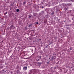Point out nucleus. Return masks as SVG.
Here are the masks:
<instances>
[{"label": "nucleus", "mask_w": 74, "mask_h": 74, "mask_svg": "<svg viewBox=\"0 0 74 74\" xmlns=\"http://www.w3.org/2000/svg\"><path fill=\"white\" fill-rule=\"evenodd\" d=\"M44 23H47V20H45L44 21Z\"/></svg>", "instance_id": "nucleus-7"}, {"label": "nucleus", "mask_w": 74, "mask_h": 74, "mask_svg": "<svg viewBox=\"0 0 74 74\" xmlns=\"http://www.w3.org/2000/svg\"><path fill=\"white\" fill-rule=\"evenodd\" d=\"M54 69H56V67H55L54 68Z\"/></svg>", "instance_id": "nucleus-20"}, {"label": "nucleus", "mask_w": 74, "mask_h": 74, "mask_svg": "<svg viewBox=\"0 0 74 74\" xmlns=\"http://www.w3.org/2000/svg\"><path fill=\"white\" fill-rule=\"evenodd\" d=\"M41 13L42 14H44V11H42V12H41Z\"/></svg>", "instance_id": "nucleus-10"}, {"label": "nucleus", "mask_w": 74, "mask_h": 74, "mask_svg": "<svg viewBox=\"0 0 74 74\" xmlns=\"http://www.w3.org/2000/svg\"><path fill=\"white\" fill-rule=\"evenodd\" d=\"M19 10L18 9H17L16 10L17 12H19Z\"/></svg>", "instance_id": "nucleus-11"}, {"label": "nucleus", "mask_w": 74, "mask_h": 74, "mask_svg": "<svg viewBox=\"0 0 74 74\" xmlns=\"http://www.w3.org/2000/svg\"><path fill=\"white\" fill-rule=\"evenodd\" d=\"M39 60H40V59H38V60H37V62H38V61H39Z\"/></svg>", "instance_id": "nucleus-15"}, {"label": "nucleus", "mask_w": 74, "mask_h": 74, "mask_svg": "<svg viewBox=\"0 0 74 74\" xmlns=\"http://www.w3.org/2000/svg\"><path fill=\"white\" fill-rule=\"evenodd\" d=\"M42 8H44V6H42Z\"/></svg>", "instance_id": "nucleus-21"}, {"label": "nucleus", "mask_w": 74, "mask_h": 74, "mask_svg": "<svg viewBox=\"0 0 74 74\" xmlns=\"http://www.w3.org/2000/svg\"><path fill=\"white\" fill-rule=\"evenodd\" d=\"M11 73H12V72H11Z\"/></svg>", "instance_id": "nucleus-25"}, {"label": "nucleus", "mask_w": 74, "mask_h": 74, "mask_svg": "<svg viewBox=\"0 0 74 74\" xmlns=\"http://www.w3.org/2000/svg\"><path fill=\"white\" fill-rule=\"evenodd\" d=\"M36 25H38V22H36Z\"/></svg>", "instance_id": "nucleus-17"}, {"label": "nucleus", "mask_w": 74, "mask_h": 74, "mask_svg": "<svg viewBox=\"0 0 74 74\" xmlns=\"http://www.w3.org/2000/svg\"><path fill=\"white\" fill-rule=\"evenodd\" d=\"M33 73V71L31 70L29 71V74H32Z\"/></svg>", "instance_id": "nucleus-5"}, {"label": "nucleus", "mask_w": 74, "mask_h": 74, "mask_svg": "<svg viewBox=\"0 0 74 74\" xmlns=\"http://www.w3.org/2000/svg\"><path fill=\"white\" fill-rule=\"evenodd\" d=\"M48 48V45H47V46H46L45 47L46 48Z\"/></svg>", "instance_id": "nucleus-16"}, {"label": "nucleus", "mask_w": 74, "mask_h": 74, "mask_svg": "<svg viewBox=\"0 0 74 74\" xmlns=\"http://www.w3.org/2000/svg\"><path fill=\"white\" fill-rule=\"evenodd\" d=\"M67 10V8H65V11H66V10Z\"/></svg>", "instance_id": "nucleus-13"}, {"label": "nucleus", "mask_w": 74, "mask_h": 74, "mask_svg": "<svg viewBox=\"0 0 74 74\" xmlns=\"http://www.w3.org/2000/svg\"><path fill=\"white\" fill-rule=\"evenodd\" d=\"M38 71V70L37 69H34V72L35 73H37V72Z\"/></svg>", "instance_id": "nucleus-3"}, {"label": "nucleus", "mask_w": 74, "mask_h": 74, "mask_svg": "<svg viewBox=\"0 0 74 74\" xmlns=\"http://www.w3.org/2000/svg\"><path fill=\"white\" fill-rule=\"evenodd\" d=\"M27 67L26 66H24L23 67V70L24 71H26V70H27Z\"/></svg>", "instance_id": "nucleus-2"}, {"label": "nucleus", "mask_w": 74, "mask_h": 74, "mask_svg": "<svg viewBox=\"0 0 74 74\" xmlns=\"http://www.w3.org/2000/svg\"><path fill=\"white\" fill-rule=\"evenodd\" d=\"M47 64H49V61L47 62Z\"/></svg>", "instance_id": "nucleus-19"}, {"label": "nucleus", "mask_w": 74, "mask_h": 74, "mask_svg": "<svg viewBox=\"0 0 74 74\" xmlns=\"http://www.w3.org/2000/svg\"><path fill=\"white\" fill-rule=\"evenodd\" d=\"M72 49H71V48H70V50H72Z\"/></svg>", "instance_id": "nucleus-23"}, {"label": "nucleus", "mask_w": 74, "mask_h": 74, "mask_svg": "<svg viewBox=\"0 0 74 74\" xmlns=\"http://www.w3.org/2000/svg\"><path fill=\"white\" fill-rule=\"evenodd\" d=\"M12 27H14V25H11L10 26V30H11Z\"/></svg>", "instance_id": "nucleus-4"}, {"label": "nucleus", "mask_w": 74, "mask_h": 74, "mask_svg": "<svg viewBox=\"0 0 74 74\" xmlns=\"http://www.w3.org/2000/svg\"><path fill=\"white\" fill-rule=\"evenodd\" d=\"M55 58H56V56H53L51 57V60H54L55 59Z\"/></svg>", "instance_id": "nucleus-1"}, {"label": "nucleus", "mask_w": 74, "mask_h": 74, "mask_svg": "<svg viewBox=\"0 0 74 74\" xmlns=\"http://www.w3.org/2000/svg\"><path fill=\"white\" fill-rule=\"evenodd\" d=\"M41 56H39L38 57V58H40V59H41Z\"/></svg>", "instance_id": "nucleus-14"}, {"label": "nucleus", "mask_w": 74, "mask_h": 74, "mask_svg": "<svg viewBox=\"0 0 74 74\" xmlns=\"http://www.w3.org/2000/svg\"><path fill=\"white\" fill-rule=\"evenodd\" d=\"M54 13H55V12L54 11H53L51 12V14L52 15H53Z\"/></svg>", "instance_id": "nucleus-8"}, {"label": "nucleus", "mask_w": 74, "mask_h": 74, "mask_svg": "<svg viewBox=\"0 0 74 74\" xmlns=\"http://www.w3.org/2000/svg\"><path fill=\"white\" fill-rule=\"evenodd\" d=\"M30 17H31V16H30L29 17V18H30Z\"/></svg>", "instance_id": "nucleus-24"}, {"label": "nucleus", "mask_w": 74, "mask_h": 74, "mask_svg": "<svg viewBox=\"0 0 74 74\" xmlns=\"http://www.w3.org/2000/svg\"><path fill=\"white\" fill-rule=\"evenodd\" d=\"M25 4V2H23V5H24V4Z\"/></svg>", "instance_id": "nucleus-12"}, {"label": "nucleus", "mask_w": 74, "mask_h": 74, "mask_svg": "<svg viewBox=\"0 0 74 74\" xmlns=\"http://www.w3.org/2000/svg\"><path fill=\"white\" fill-rule=\"evenodd\" d=\"M33 25V24H31L29 25V27H30V26H32Z\"/></svg>", "instance_id": "nucleus-9"}, {"label": "nucleus", "mask_w": 74, "mask_h": 74, "mask_svg": "<svg viewBox=\"0 0 74 74\" xmlns=\"http://www.w3.org/2000/svg\"><path fill=\"white\" fill-rule=\"evenodd\" d=\"M38 64H41V62H39L37 63Z\"/></svg>", "instance_id": "nucleus-6"}, {"label": "nucleus", "mask_w": 74, "mask_h": 74, "mask_svg": "<svg viewBox=\"0 0 74 74\" xmlns=\"http://www.w3.org/2000/svg\"><path fill=\"white\" fill-rule=\"evenodd\" d=\"M7 12H6L5 13H4V14H5V15H6V14H7Z\"/></svg>", "instance_id": "nucleus-18"}, {"label": "nucleus", "mask_w": 74, "mask_h": 74, "mask_svg": "<svg viewBox=\"0 0 74 74\" xmlns=\"http://www.w3.org/2000/svg\"><path fill=\"white\" fill-rule=\"evenodd\" d=\"M11 6H12V4L10 5Z\"/></svg>", "instance_id": "nucleus-22"}]
</instances>
